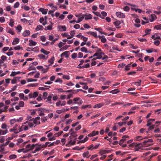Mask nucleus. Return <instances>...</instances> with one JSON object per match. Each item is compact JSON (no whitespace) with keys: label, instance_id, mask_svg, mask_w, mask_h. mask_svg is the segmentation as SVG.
Wrapping results in <instances>:
<instances>
[{"label":"nucleus","instance_id":"1","mask_svg":"<svg viewBox=\"0 0 161 161\" xmlns=\"http://www.w3.org/2000/svg\"><path fill=\"white\" fill-rule=\"evenodd\" d=\"M26 125V122L22 123L21 126L17 124L15 125L14 127L16 133H19L23 130L26 131L28 130V126H27V125Z\"/></svg>","mask_w":161,"mask_h":161},{"label":"nucleus","instance_id":"2","mask_svg":"<svg viewBox=\"0 0 161 161\" xmlns=\"http://www.w3.org/2000/svg\"><path fill=\"white\" fill-rule=\"evenodd\" d=\"M40 117H37L34 119L27 121L26 122V125L28 126L29 129L30 128H32L33 127H35L36 125H38L40 123Z\"/></svg>","mask_w":161,"mask_h":161},{"label":"nucleus","instance_id":"3","mask_svg":"<svg viewBox=\"0 0 161 161\" xmlns=\"http://www.w3.org/2000/svg\"><path fill=\"white\" fill-rule=\"evenodd\" d=\"M129 146L134 148L136 151H138L139 149H146L147 150H149V148H146V149L143 148L142 143H137L133 142L130 144Z\"/></svg>","mask_w":161,"mask_h":161},{"label":"nucleus","instance_id":"4","mask_svg":"<svg viewBox=\"0 0 161 161\" xmlns=\"http://www.w3.org/2000/svg\"><path fill=\"white\" fill-rule=\"evenodd\" d=\"M93 56L96 57L98 59L102 58V60L105 61L108 58V57L103 52H97L94 54Z\"/></svg>","mask_w":161,"mask_h":161},{"label":"nucleus","instance_id":"5","mask_svg":"<svg viewBox=\"0 0 161 161\" xmlns=\"http://www.w3.org/2000/svg\"><path fill=\"white\" fill-rule=\"evenodd\" d=\"M153 140L151 139L146 140L142 143V146L143 148H150L148 147L152 145Z\"/></svg>","mask_w":161,"mask_h":161},{"label":"nucleus","instance_id":"6","mask_svg":"<svg viewBox=\"0 0 161 161\" xmlns=\"http://www.w3.org/2000/svg\"><path fill=\"white\" fill-rule=\"evenodd\" d=\"M59 38L58 35H51L49 36V40L50 41H52V42L54 43L56 41H58Z\"/></svg>","mask_w":161,"mask_h":161},{"label":"nucleus","instance_id":"7","mask_svg":"<svg viewBox=\"0 0 161 161\" xmlns=\"http://www.w3.org/2000/svg\"><path fill=\"white\" fill-rule=\"evenodd\" d=\"M35 144H29L25 146V151H24V153H26L30 151L31 150H33L35 147Z\"/></svg>","mask_w":161,"mask_h":161},{"label":"nucleus","instance_id":"8","mask_svg":"<svg viewBox=\"0 0 161 161\" xmlns=\"http://www.w3.org/2000/svg\"><path fill=\"white\" fill-rule=\"evenodd\" d=\"M73 100V104H77L78 105H80L82 103V101L79 97H76L74 98Z\"/></svg>","mask_w":161,"mask_h":161},{"label":"nucleus","instance_id":"9","mask_svg":"<svg viewBox=\"0 0 161 161\" xmlns=\"http://www.w3.org/2000/svg\"><path fill=\"white\" fill-rule=\"evenodd\" d=\"M66 104V102L65 101H62L60 100H58L55 104L56 106L57 107L59 106H64Z\"/></svg>","mask_w":161,"mask_h":161},{"label":"nucleus","instance_id":"10","mask_svg":"<svg viewBox=\"0 0 161 161\" xmlns=\"http://www.w3.org/2000/svg\"><path fill=\"white\" fill-rule=\"evenodd\" d=\"M63 133V131H61L55 134L54 136L51 138L49 139V141H53L56 139V137L60 136Z\"/></svg>","mask_w":161,"mask_h":161},{"label":"nucleus","instance_id":"11","mask_svg":"<svg viewBox=\"0 0 161 161\" xmlns=\"http://www.w3.org/2000/svg\"><path fill=\"white\" fill-rule=\"evenodd\" d=\"M69 140L68 142V143L66 144L67 146H70L74 145L75 143V139H71V137H69Z\"/></svg>","mask_w":161,"mask_h":161},{"label":"nucleus","instance_id":"12","mask_svg":"<svg viewBox=\"0 0 161 161\" xmlns=\"http://www.w3.org/2000/svg\"><path fill=\"white\" fill-rule=\"evenodd\" d=\"M75 16L78 18V20H76V23H78L82 21L84 18V16L82 14L75 15Z\"/></svg>","mask_w":161,"mask_h":161},{"label":"nucleus","instance_id":"13","mask_svg":"<svg viewBox=\"0 0 161 161\" xmlns=\"http://www.w3.org/2000/svg\"><path fill=\"white\" fill-rule=\"evenodd\" d=\"M24 102L22 101H20L18 105H16L15 107L16 109L18 110L20 109L21 107H23L24 105Z\"/></svg>","mask_w":161,"mask_h":161},{"label":"nucleus","instance_id":"14","mask_svg":"<svg viewBox=\"0 0 161 161\" xmlns=\"http://www.w3.org/2000/svg\"><path fill=\"white\" fill-rule=\"evenodd\" d=\"M38 95V93L35 92L33 93H31L29 94V97L30 98H35Z\"/></svg>","mask_w":161,"mask_h":161},{"label":"nucleus","instance_id":"15","mask_svg":"<svg viewBox=\"0 0 161 161\" xmlns=\"http://www.w3.org/2000/svg\"><path fill=\"white\" fill-rule=\"evenodd\" d=\"M58 31L61 32L65 31H66L67 28L65 25H58Z\"/></svg>","mask_w":161,"mask_h":161},{"label":"nucleus","instance_id":"16","mask_svg":"<svg viewBox=\"0 0 161 161\" xmlns=\"http://www.w3.org/2000/svg\"><path fill=\"white\" fill-rule=\"evenodd\" d=\"M117 16L120 18H124L125 17V14L123 13L118 12L116 13Z\"/></svg>","mask_w":161,"mask_h":161},{"label":"nucleus","instance_id":"17","mask_svg":"<svg viewBox=\"0 0 161 161\" xmlns=\"http://www.w3.org/2000/svg\"><path fill=\"white\" fill-rule=\"evenodd\" d=\"M19 96L20 99L23 100L25 101L27 100L28 99V97L25 96L24 94L23 93L19 94Z\"/></svg>","mask_w":161,"mask_h":161},{"label":"nucleus","instance_id":"18","mask_svg":"<svg viewBox=\"0 0 161 161\" xmlns=\"http://www.w3.org/2000/svg\"><path fill=\"white\" fill-rule=\"evenodd\" d=\"M146 51L148 53H151L153 52L157 53L158 51L157 50L153 48L147 49L146 50Z\"/></svg>","mask_w":161,"mask_h":161},{"label":"nucleus","instance_id":"19","mask_svg":"<svg viewBox=\"0 0 161 161\" xmlns=\"http://www.w3.org/2000/svg\"><path fill=\"white\" fill-rule=\"evenodd\" d=\"M68 109H65L64 108H63L61 109H57L56 110V112L58 114H60L64 113L65 111H68Z\"/></svg>","mask_w":161,"mask_h":161},{"label":"nucleus","instance_id":"20","mask_svg":"<svg viewBox=\"0 0 161 161\" xmlns=\"http://www.w3.org/2000/svg\"><path fill=\"white\" fill-rule=\"evenodd\" d=\"M53 96V94H50L47 97L46 99H47V102L51 104L52 103V98Z\"/></svg>","mask_w":161,"mask_h":161},{"label":"nucleus","instance_id":"21","mask_svg":"<svg viewBox=\"0 0 161 161\" xmlns=\"http://www.w3.org/2000/svg\"><path fill=\"white\" fill-rule=\"evenodd\" d=\"M82 155L84 158H88L90 156L91 154H90L88 151H86L83 153L82 154Z\"/></svg>","mask_w":161,"mask_h":161},{"label":"nucleus","instance_id":"22","mask_svg":"<svg viewBox=\"0 0 161 161\" xmlns=\"http://www.w3.org/2000/svg\"><path fill=\"white\" fill-rule=\"evenodd\" d=\"M7 57L4 55H3L1 57V59H0V64H3L4 62V61L6 60Z\"/></svg>","mask_w":161,"mask_h":161},{"label":"nucleus","instance_id":"23","mask_svg":"<svg viewBox=\"0 0 161 161\" xmlns=\"http://www.w3.org/2000/svg\"><path fill=\"white\" fill-rule=\"evenodd\" d=\"M152 38L154 40L160 39V37L158 35V33H155L152 36Z\"/></svg>","mask_w":161,"mask_h":161},{"label":"nucleus","instance_id":"24","mask_svg":"<svg viewBox=\"0 0 161 161\" xmlns=\"http://www.w3.org/2000/svg\"><path fill=\"white\" fill-rule=\"evenodd\" d=\"M54 59V57H52L49 60H48V62L50 63V64L47 66H45L47 67H49L53 63Z\"/></svg>","mask_w":161,"mask_h":161},{"label":"nucleus","instance_id":"25","mask_svg":"<svg viewBox=\"0 0 161 161\" xmlns=\"http://www.w3.org/2000/svg\"><path fill=\"white\" fill-rule=\"evenodd\" d=\"M99 132L98 131H93L92 132L90 133L87 135V136H93L97 135H98V134Z\"/></svg>","mask_w":161,"mask_h":161},{"label":"nucleus","instance_id":"26","mask_svg":"<svg viewBox=\"0 0 161 161\" xmlns=\"http://www.w3.org/2000/svg\"><path fill=\"white\" fill-rule=\"evenodd\" d=\"M104 105V103H101L97 104L95 105L93 107L94 108H100Z\"/></svg>","mask_w":161,"mask_h":161},{"label":"nucleus","instance_id":"27","mask_svg":"<svg viewBox=\"0 0 161 161\" xmlns=\"http://www.w3.org/2000/svg\"><path fill=\"white\" fill-rule=\"evenodd\" d=\"M158 154L157 153H153L151 155H150L149 157H148V158H147L146 160L147 161H150V159H151L152 158L155 156H156Z\"/></svg>","mask_w":161,"mask_h":161},{"label":"nucleus","instance_id":"28","mask_svg":"<svg viewBox=\"0 0 161 161\" xmlns=\"http://www.w3.org/2000/svg\"><path fill=\"white\" fill-rule=\"evenodd\" d=\"M38 57L40 59L46 60L47 59L48 57V56H45L42 54H39L38 55Z\"/></svg>","mask_w":161,"mask_h":161},{"label":"nucleus","instance_id":"29","mask_svg":"<svg viewBox=\"0 0 161 161\" xmlns=\"http://www.w3.org/2000/svg\"><path fill=\"white\" fill-rule=\"evenodd\" d=\"M144 139V138L141 136H137L135 137L134 138V141H140Z\"/></svg>","mask_w":161,"mask_h":161},{"label":"nucleus","instance_id":"30","mask_svg":"<svg viewBox=\"0 0 161 161\" xmlns=\"http://www.w3.org/2000/svg\"><path fill=\"white\" fill-rule=\"evenodd\" d=\"M30 34V32L29 30H26L23 33L22 35L24 37L29 36Z\"/></svg>","mask_w":161,"mask_h":161},{"label":"nucleus","instance_id":"31","mask_svg":"<svg viewBox=\"0 0 161 161\" xmlns=\"http://www.w3.org/2000/svg\"><path fill=\"white\" fill-rule=\"evenodd\" d=\"M29 45L30 46H33L36 45V42L33 41L31 40H29Z\"/></svg>","mask_w":161,"mask_h":161},{"label":"nucleus","instance_id":"32","mask_svg":"<svg viewBox=\"0 0 161 161\" xmlns=\"http://www.w3.org/2000/svg\"><path fill=\"white\" fill-rule=\"evenodd\" d=\"M19 42V39L18 38H15L14 39L12 42L13 45H16Z\"/></svg>","mask_w":161,"mask_h":161},{"label":"nucleus","instance_id":"33","mask_svg":"<svg viewBox=\"0 0 161 161\" xmlns=\"http://www.w3.org/2000/svg\"><path fill=\"white\" fill-rule=\"evenodd\" d=\"M156 16L154 14H152L151 16V18L150 19V21L151 22H153L154 20L156 19Z\"/></svg>","mask_w":161,"mask_h":161},{"label":"nucleus","instance_id":"34","mask_svg":"<svg viewBox=\"0 0 161 161\" xmlns=\"http://www.w3.org/2000/svg\"><path fill=\"white\" fill-rule=\"evenodd\" d=\"M80 50L82 52H84L86 53H88L89 51L87 49L84 47H82L80 48Z\"/></svg>","mask_w":161,"mask_h":161},{"label":"nucleus","instance_id":"35","mask_svg":"<svg viewBox=\"0 0 161 161\" xmlns=\"http://www.w3.org/2000/svg\"><path fill=\"white\" fill-rule=\"evenodd\" d=\"M21 73V72L19 71L17 72L13 71L11 73V74L10 75V76H14L16 75L19 74Z\"/></svg>","mask_w":161,"mask_h":161},{"label":"nucleus","instance_id":"36","mask_svg":"<svg viewBox=\"0 0 161 161\" xmlns=\"http://www.w3.org/2000/svg\"><path fill=\"white\" fill-rule=\"evenodd\" d=\"M131 9L132 10L135 11L136 12H138L139 13H140L142 12V10L140 9L137 8L131 7Z\"/></svg>","mask_w":161,"mask_h":161},{"label":"nucleus","instance_id":"37","mask_svg":"<svg viewBox=\"0 0 161 161\" xmlns=\"http://www.w3.org/2000/svg\"><path fill=\"white\" fill-rule=\"evenodd\" d=\"M95 30L98 31L101 34H104L105 35H107V34L106 33L104 32H102V29L101 28H94Z\"/></svg>","mask_w":161,"mask_h":161},{"label":"nucleus","instance_id":"38","mask_svg":"<svg viewBox=\"0 0 161 161\" xmlns=\"http://www.w3.org/2000/svg\"><path fill=\"white\" fill-rule=\"evenodd\" d=\"M62 36L63 37H66L68 39H70L71 38V37L67 33H64L62 34Z\"/></svg>","mask_w":161,"mask_h":161},{"label":"nucleus","instance_id":"39","mask_svg":"<svg viewBox=\"0 0 161 161\" xmlns=\"http://www.w3.org/2000/svg\"><path fill=\"white\" fill-rule=\"evenodd\" d=\"M84 17H85V19H92V15L90 14H88L87 15H84Z\"/></svg>","mask_w":161,"mask_h":161},{"label":"nucleus","instance_id":"40","mask_svg":"<svg viewBox=\"0 0 161 161\" xmlns=\"http://www.w3.org/2000/svg\"><path fill=\"white\" fill-rule=\"evenodd\" d=\"M41 52L42 53H43V54H45L46 55H48L50 53L49 51H46V50H45V49H44L43 48H42L41 49Z\"/></svg>","mask_w":161,"mask_h":161},{"label":"nucleus","instance_id":"41","mask_svg":"<svg viewBox=\"0 0 161 161\" xmlns=\"http://www.w3.org/2000/svg\"><path fill=\"white\" fill-rule=\"evenodd\" d=\"M17 156L16 155L14 154H12L10 155L8 157V159L9 160H11L12 159H14L16 158Z\"/></svg>","mask_w":161,"mask_h":161},{"label":"nucleus","instance_id":"42","mask_svg":"<svg viewBox=\"0 0 161 161\" xmlns=\"http://www.w3.org/2000/svg\"><path fill=\"white\" fill-rule=\"evenodd\" d=\"M6 31L12 35H13L14 34V32L12 29L9 28H7Z\"/></svg>","mask_w":161,"mask_h":161},{"label":"nucleus","instance_id":"43","mask_svg":"<svg viewBox=\"0 0 161 161\" xmlns=\"http://www.w3.org/2000/svg\"><path fill=\"white\" fill-rule=\"evenodd\" d=\"M88 139V136H86V137L83 140H81L79 141L78 142V143H84L87 141Z\"/></svg>","mask_w":161,"mask_h":161},{"label":"nucleus","instance_id":"44","mask_svg":"<svg viewBox=\"0 0 161 161\" xmlns=\"http://www.w3.org/2000/svg\"><path fill=\"white\" fill-rule=\"evenodd\" d=\"M37 135V134H35L34 135H32L31 136V141L32 142H36L37 140V139H36V138H33V137L34 136H36Z\"/></svg>","mask_w":161,"mask_h":161},{"label":"nucleus","instance_id":"45","mask_svg":"<svg viewBox=\"0 0 161 161\" xmlns=\"http://www.w3.org/2000/svg\"><path fill=\"white\" fill-rule=\"evenodd\" d=\"M0 131L1 134V135H3L6 134L8 132V130L7 129H6L4 130H3L0 129Z\"/></svg>","mask_w":161,"mask_h":161},{"label":"nucleus","instance_id":"46","mask_svg":"<svg viewBox=\"0 0 161 161\" xmlns=\"http://www.w3.org/2000/svg\"><path fill=\"white\" fill-rule=\"evenodd\" d=\"M35 147L36 149L33 152V153H35L37 152H38L41 149L38 145H36Z\"/></svg>","mask_w":161,"mask_h":161},{"label":"nucleus","instance_id":"47","mask_svg":"<svg viewBox=\"0 0 161 161\" xmlns=\"http://www.w3.org/2000/svg\"><path fill=\"white\" fill-rule=\"evenodd\" d=\"M54 142L53 143H50L49 142H47L45 143V145L46 146V147L48 146V147H51L53 145L54 143Z\"/></svg>","mask_w":161,"mask_h":161},{"label":"nucleus","instance_id":"48","mask_svg":"<svg viewBox=\"0 0 161 161\" xmlns=\"http://www.w3.org/2000/svg\"><path fill=\"white\" fill-rule=\"evenodd\" d=\"M40 11L43 14H46L47 13V10L41 8L40 9Z\"/></svg>","mask_w":161,"mask_h":161},{"label":"nucleus","instance_id":"49","mask_svg":"<svg viewBox=\"0 0 161 161\" xmlns=\"http://www.w3.org/2000/svg\"><path fill=\"white\" fill-rule=\"evenodd\" d=\"M129 138V136H128V135H124L122 137V139L123 140V141L124 142L126 141L127 140H128Z\"/></svg>","mask_w":161,"mask_h":161},{"label":"nucleus","instance_id":"50","mask_svg":"<svg viewBox=\"0 0 161 161\" xmlns=\"http://www.w3.org/2000/svg\"><path fill=\"white\" fill-rule=\"evenodd\" d=\"M35 146L36 145H38L41 149L43 148L46 147V146L45 145V144H35Z\"/></svg>","mask_w":161,"mask_h":161},{"label":"nucleus","instance_id":"51","mask_svg":"<svg viewBox=\"0 0 161 161\" xmlns=\"http://www.w3.org/2000/svg\"><path fill=\"white\" fill-rule=\"evenodd\" d=\"M28 69L29 71L32 70H35L36 68L32 65V64H30L29 67L28 68Z\"/></svg>","mask_w":161,"mask_h":161},{"label":"nucleus","instance_id":"52","mask_svg":"<svg viewBox=\"0 0 161 161\" xmlns=\"http://www.w3.org/2000/svg\"><path fill=\"white\" fill-rule=\"evenodd\" d=\"M14 49L15 50H23V48L20 46H17L14 47Z\"/></svg>","mask_w":161,"mask_h":161},{"label":"nucleus","instance_id":"53","mask_svg":"<svg viewBox=\"0 0 161 161\" xmlns=\"http://www.w3.org/2000/svg\"><path fill=\"white\" fill-rule=\"evenodd\" d=\"M52 25H53V23H51V25H48L47 27H45V30H51L52 29Z\"/></svg>","mask_w":161,"mask_h":161},{"label":"nucleus","instance_id":"54","mask_svg":"<svg viewBox=\"0 0 161 161\" xmlns=\"http://www.w3.org/2000/svg\"><path fill=\"white\" fill-rule=\"evenodd\" d=\"M17 122L16 119H13L10 120V124L13 125Z\"/></svg>","mask_w":161,"mask_h":161},{"label":"nucleus","instance_id":"55","mask_svg":"<svg viewBox=\"0 0 161 161\" xmlns=\"http://www.w3.org/2000/svg\"><path fill=\"white\" fill-rule=\"evenodd\" d=\"M120 22L119 20L116 21L114 22V25L115 26H116L117 28H119V27L118 26L120 25Z\"/></svg>","mask_w":161,"mask_h":161},{"label":"nucleus","instance_id":"56","mask_svg":"<svg viewBox=\"0 0 161 161\" xmlns=\"http://www.w3.org/2000/svg\"><path fill=\"white\" fill-rule=\"evenodd\" d=\"M43 27L42 25H38L36 29V31H39L40 30H42L43 29Z\"/></svg>","mask_w":161,"mask_h":161},{"label":"nucleus","instance_id":"57","mask_svg":"<svg viewBox=\"0 0 161 161\" xmlns=\"http://www.w3.org/2000/svg\"><path fill=\"white\" fill-rule=\"evenodd\" d=\"M22 29V27L20 25H18L17 27H16V29L19 32H20Z\"/></svg>","mask_w":161,"mask_h":161},{"label":"nucleus","instance_id":"58","mask_svg":"<svg viewBox=\"0 0 161 161\" xmlns=\"http://www.w3.org/2000/svg\"><path fill=\"white\" fill-rule=\"evenodd\" d=\"M119 92V91L118 89H115L111 91L110 92V93L113 94H116Z\"/></svg>","mask_w":161,"mask_h":161},{"label":"nucleus","instance_id":"59","mask_svg":"<svg viewBox=\"0 0 161 161\" xmlns=\"http://www.w3.org/2000/svg\"><path fill=\"white\" fill-rule=\"evenodd\" d=\"M38 85V84L37 83L30 84L27 85V86L29 87H36Z\"/></svg>","mask_w":161,"mask_h":161},{"label":"nucleus","instance_id":"60","mask_svg":"<svg viewBox=\"0 0 161 161\" xmlns=\"http://www.w3.org/2000/svg\"><path fill=\"white\" fill-rule=\"evenodd\" d=\"M27 82H29L32 81H36L37 80L36 79H32L31 78H28L27 79Z\"/></svg>","mask_w":161,"mask_h":161},{"label":"nucleus","instance_id":"61","mask_svg":"<svg viewBox=\"0 0 161 161\" xmlns=\"http://www.w3.org/2000/svg\"><path fill=\"white\" fill-rule=\"evenodd\" d=\"M7 125L5 123L3 124L1 126V128L3 129H4L5 130L7 129Z\"/></svg>","mask_w":161,"mask_h":161},{"label":"nucleus","instance_id":"62","mask_svg":"<svg viewBox=\"0 0 161 161\" xmlns=\"http://www.w3.org/2000/svg\"><path fill=\"white\" fill-rule=\"evenodd\" d=\"M65 44V43L63 42H60L58 44V46L60 48H61Z\"/></svg>","mask_w":161,"mask_h":161},{"label":"nucleus","instance_id":"63","mask_svg":"<svg viewBox=\"0 0 161 161\" xmlns=\"http://www.w3.org/2000/svg\"><path fill=\"white\" fill-rule=\"evenodd\" d=\"M75 33V31L74 30L71 31L70 32V36L71 37V38H72L73 36H74Z\"/></svg>","mask_w":161,"mask_h":161},{"label":"nucleus","instance_id":"64","mask_svg":"<svg viewBox=\"0 0 161 161\" xmlns=\"http://www.w3.org/2000/svg\"><path fill=\"white\" fill-rule=\"evenodd\" d=\"M23 140L22 138H19L17 140V145H19L20 143H23Z\"/></svg>","mask_w":161,"mask_h":161}]
</instances>
